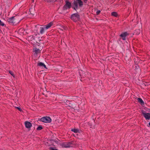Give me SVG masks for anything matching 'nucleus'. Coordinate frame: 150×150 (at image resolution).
<instances>
[{"label":"nucleus","mask_w":150,"mask_h":150,"mask_svg":"<svg viewBox=\"0 0 150 150\" xmlns=\"http://www.w3.org/2000/svg\"><path fill=\"white\" fill-rule=\"evenodd\" d=\"M74 4L75 6V7H74V9L76 10V9L78 8V4L80 7H81L83 5V2L81 0H74Z\"/></svg>","instance_id":"1"},{"label":"nucleus","mask_w":150,"mask_h":150,"mask_svg":"<svg viewBox=\"0 0 150 150\" xmlns=\"http://www.w3.org/2000/svg\"><path fill=\"white\" fill-rule=\"evenodd\" d=\"M40 120L42 122L45 123H50L52 121L50 117L47 116L42 117Z\"/></svg>","instance_id":"2"},{"label":"nucleus","mask_w":150,"mask_h":150,"mask_svg":"<svg viewBox=\"0 0 150 150\" xmlns=\"http://www.w3.org/2000/svg\"><path fill=\"white\" fill-rule=\"evenodd\" d=\"M59 144L62 147L67 148L71 147L72 143L71 142H61Z\"/></svg>","instance_id":"3"},{"label":"nucleus","mask_w":150,"mask_h":150,"mask_svg":"<svg viewBox=\"0 0 150 150\" xmlns=\"http://www.w3.org/2000/svg\"><path fill=\"white\" fill-rule=\"evenodd\" d=\"M79 15L78 13H74L71 16V18L74 21L76 22L79 19Z\"/></svg>","instance_id":"4"},{"label":"nucleus","mask_w":150,"mask_h":150,"mask_svg":"<svg viewBox=\"0 0 150 150\" xmlns=\"http://www.w3.org/2000/svg\"><path fill=\"white\" fill-rule=\"evenodd\" d=\"M142 113L146 120H149L150 119V113H145L144 110L142 111Z\"/></svg>","instance_id":"5"},{"label":"nucleus","mask_w":150,"mask_h":150,"mask_svg":"<svg viewBox=\"0 0 150 150\" xmlns=\"http://www.w3.org/2000/svg\"><path fill=\"white\" fill-rule=\"evenodd\" d=\"M66 4L64 6V9H67V8H70L71 6V3L67 1H66Z\"/></svg>","instance_id":"6"},{"label":"nucleus","mask_w":150,"mask_h":150,"mask_svg":"<svg viewBox=\"0 0 150 150\" xmlns=\"http://www.w3.org/2000/svg\"><path fill=\"white\" fill-rule=\"evenodd\" d=\"M15 17L13 16L10 18H8L7 19V21L9 23L13 24V23H15L14 21L15 19L14 18Z\"/></svg>","instance_id":"7"},{"label":"nucleus","mask_w":150,"mask_h":150,"mask_svg":"<svg viewBox=\"0 0 150 150\" xmlns=\"http://www.w3.org/2000/svg\"><path fill=\"white\" fill-rule=\"evenodd\" d=\"M129 34L127 32H125L123 33H122L120 35V36L122 38L123 40H126L125 37L127 35H128Z\"/></svg>","instance_id":"8"},{"label":"nucleus","mask_w":150,"mask_h":150,"mask_svg":"<svg viewBox=\"0 0 150 150\" xmlns=\"http://www.w3.org/2000/svg\"><path fill=\"white\" fill-rule=\"evenodd\" d=\"M33 51L35 52V54L37 55L41 53V50L39 48H37L36 47H34L33 49Z\"/></svg>","instance_id":"9"},{"label":"nucleus","mask_w":150,"mask_h":150,"mask_svg":"<svg viewBox=\"0 0 150 150\" xmlns=\"http://www.w3.org/2000/svg\"><path fill=\"white\" fill-rule=\"evenodd\" d=\"M25 127L26 128H30L32 126L31 123L29 122L26 121L25 122Z\"/></svg>","instance_id":"10"},{"label":"nucleus","mask_w":150,"mask_h":150,"mask_svg":"<svg viewBox=\"0 0 150 150\" xmlns=\"http://www.w3.org/2000/svg\"><path fill=\"white\" fill-rule=\"evenodd\" d=\"M53 25V23L52 22H50L48 24L45 25V28L46 29H47L49 28H50L51 26H52Z\"/></svg>","instance_id":"11"},{"label":"nucleus","mask_w":150,"mask_h":150,"mask_svg":"<svg viewBox=\"0 0 150 150\" xmlns=\"http://www.w3.org/2000/svg\"><path fill=\"white\" fill-rule=\"evenodd\" d=\"M40 29V33L41 34H43L45 31V28L44 27H40L39 28Z\"/></svg>","instance_id":"12"},{"label":"nucleus","mask_w":150,"mask_h":150,"mask_svg":"<svg viewBox=\"0 0 150 150\" xmlns=\"http://www.w3.org/2000/svg\"><path fill=\"white\" fill-rule=\"evenodd\" d=\"M38 65L39 66H41L42 67H44L46 69H47V68L46 67V66L43 63L40 62L38 63Z\"/></svg>","instance_id":"13"},{"label":"nucleus","mask_w":150,"mask_h":150,"mask_svg":"<svg viewBox=\"0 0 150 150\" xmlns=\"http://www.w3.org/2000/svg\"><path fill=\"white\" fill-rule=\"evenodd\" d=\"M137 100L142 105H144V102L141 98H138Z\"/></svg>","instance_id":"14"},{"label":"nucleus","mask_w":150,"mask_h":150,"mask_svg":"<svg viewBox=\"0 0 150 150\" xmlns=\"http://www.w3.org/2000/svg\"><path fill=\"white\" fill-rule=\"evenodd\" d=\"M111 15L112 16L115 17H117L118 16V14L117 13L115 12H112L111 13Z\"/></svg>","instance_id":"15"},{"label":"nucleus","mask_w":150,"mask_h":150,"mask_svg":"<svg viewBox=\"0 0 150 150\" xmlns=\"http://www.w3.org/2000/svg\"><path fill=\"white\" fill-rule=\"evenodd\" d=\"M140 30L139 29H137L135 30L134 33L136 34V35H139L140 34Z\"/></svg>","instance_id":"16"},{"label":"nucleus","mask_w":150,"mask_h":150,"mask_svg":"<svg viewBox=\"0 0 150 150\" xmlns=\"http://www.w3.org/2000/svg\"><path fill=\"white\" fill-rule=\"evenodd\" d=\"M71 131L74 132L75 133H78L79 132V130L77 129H72Z\"/></svg>","instance_id":"17"},{"label":"nucleus","mask_w":150,"mask_h":150,"mask_svg":"<svg viewBox=\"0 0 150 150\" xmlns=\"http://www.w3.org/2000/svg\"><path fill=\"white\" fill-rule=\"evenodd\" d=\"M42 129V126L41 125H40L37 127V130H41Z\"/></svg>","instance_id":"18"},{"label":"nucleus","mask_w":150,"mask_h":150,"mask_svg":"<svg viewBox=\"0 0 150 150\" xmlns=\"http://www.w3.org/2000/svg\"><path fill=\"white\" fill-rule=\"evenodd\" d=\"M9 73L11 75H12L13 77H14V74H13V73L11 71H9Z\"/></svg>","instance_id":"19"},{"label":"nucleus","mask_w":150,"mask_h":150,"mask_svg":"<svg viewBox=\"0 0 150 150\" xmlns=\"http://www.w3.org/2000/svg\"><path fill=\"white\" fill-rule=\"evenodd\" d=\"M49 149L50 150H58L57 149H54V148L53 147H50L49 148Z\"/></svg>","instance_id":"20"},{"label":"nucleus","mask_w":150,"mask_h":150,"mask_svg":"<svg viewBox=\"0 0 150 150\" xmlns=\"http://www.w3.org/2000/svg\"><path fill=\"white\" fill-rule=\"evenodd\" d=\"M100 13V10H98L96 13V14L97 15H99Z\"/></svg>","instance_id":"21"},{"label":"nucleus","mask_w":150,"mask_h":150,"mask_svg":"<svg viewBox=\"0 0 150 150\" xmlns=\"http://www.w3.org/2000/svg\"><path fill=\"white\" fill-rule=\"evenodd\" d=\"M33 10L32 9H29V12H30V14L32 15L34 14L31 12L32 10Z\"/></svg>","instance_id":"22"},{"label":"nucleus","mask_w":150,"mask_h":150,"mask_svg":"<svg viewBox=\"0 0 150 150\" xmlns=\"http://www.w3.org/2000/svg\"><path fill=\"white\" fill-rule=\"evenodd\" d=\"M16 108L18 109L19 111H21V109L20 107H16Z\"/></svg>","instance_id":"23"},{"label":"nucleus","mask_w":150,"mask_h":150,"mask_svg":"<svg viewBox=\"0 0 150 150\" xmlns=\"http://www.w3.org/2000/svg\"><path fill=\"white\" fill-rule=\"evenodd\" d=\"M0 25L2 26H4V23L1 21V22L0 23Z\"/></svg>","instance_id":"24"},{"label":"nucleus","mask_w":150,"mask_h":150,"mask_svg":"<svg viewBox=\"0 0 150 150\" xmlns=\"http://www.w3.org/2000/svg\"><path fill=\"white\" fill-rule=\"evenodd\" d=\"M84 1L85 3H86L87 0H83Z\"/></svg>","instance_id":"25"},{"label":"nucleus","mask_w":150,"mask_h":150,"mask_svg":"<svg viewBox=\"0 0 150 150\" xmlns=\"http://www.w3.org/2000/svg\"><path fill=\"white\" fill-rule=\"evenodd\" d=\"M22 30V29H20L19 30V31H20V30Z\"/></svg>","instance_id":"26"},{"label":"nucleus","mask_w":150,"mask_h":150,"mask_svg":"<svg viewBox=\"0 0 150 150\" xmlns=\"http://www.w3.org/2000/svg\"><path fill=\"white\" fill-rule=\"evenodd\" d=\"M1 22V20H0V23Z\"/></svg>","instance_id":"27"},{"label":"nucleus","mask_w":150,"mask_h":150,"mask_svg":"<svg viewBox=\"0 0 150 150\" xmlns=\"http://www.w3.org/2000/svg\"><path fill=\"white\" fill-rule=\"evenodd\" d=\"M79 73L80 74V73H81L80 72H79Z\"/></svg>","instance_id":"28"}]
</instances>
